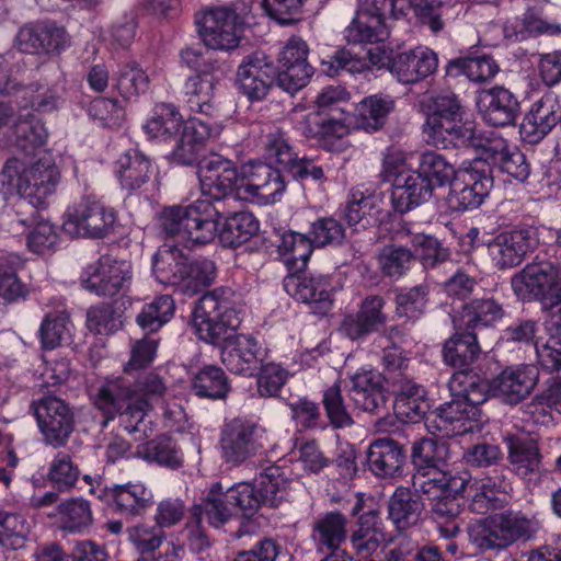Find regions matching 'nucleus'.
I'll use <instances>...</instances> for the list:
<instances>
[{"mask_svg": "<svg viewBox=\"0 0 561 561\" xmlns=\"http://www.w3.org/2000/svg\"><path fill=\"white\" fill-rule=\"evenodd\" d=\"M59 181L60 171L49 153H44L32 164L18 157L8 159L0 172V190L4 194L19 195L7 210L11 224L25 227L34 222L39 217L38 209L46 206Z\"/></svg>", "mask_w": 561, "mask_h": 561, "instance_id": "nucleus-1", "label": "nucleus"}, {"mask_svg": "<svg viewBox=\"0 0 561 561\" xmlns=\"http://www.w3.org/2000/svg\"><path fill=\"white\" fill-rule=\"evenodd\" d=\"M238 14L229 8L207 10L196 21L199 35L206 47H186L181 50V58L196 75L214 72L219 68L211 50H229L239 45L240 27Z\"/></svg>", "mask_w": 561, "mask_h": 561, "instance_id": "nucleus-2", "label": "nucleus"}, {"mask_svg": "<svg viewBox=\"0 0 561 561\" xmlns=\"http://www.w3.org/2000/svg\"><path fill=\"white\" fill-rule=\"evenodd\" d=\"M425 114L423 133L426 142L433 147H462L473 137L472 122L466 118L465 106L455 93L445 92L432 96Z\"/></svg>", "mask_w": 561, "mask_h": 561, "instance_id": "nucleus-3", "label": "nucleus"}, {"mask_svg": "<svg viewBox=\"0 0 561 561\" xmlns=\"http://www.w3.org/2000/svg\"><path fill=\"white\" fill-rule=\"evenodd\" d=\"M514 294L523 301L538 300L550 312L549 331L561 330V265L549 261L526 264L511 278Z\"/></svg>", "mask_w": 561, "mask_h": 561, "instance_id": "nucleus-4", "label": "nucleus"}, {"mask_svg": "<svg viewBox=\"0 0 561 561\" xmlns=\"http://www.w3.org/2000/svg\"><path fill=\"white\" fill-rule=\"evenodd\" d=\"M224 208L207 199H197L187 206L165 207L161 213L162 230L169 237L186 245H204L217 234V216L225 215Z\"/></svg>", "mask_w": 561, "mask_h": 561, "instance_id": "nucleus-5", "label": "nucleus"}, {"mask_svg": "<svg viewBox=\"0 0 561 561\" xmlns=\"http://www.w3.org/2000/svg\"><path fill=\"white\" fill-rule=\"evenodd\" d=\"M232 291L217 288L204 294L193 310V328L199 340L220 346L236 335L240 327V311L230 300Z\"/></svg>", "mask_w": 561, "mask_h": 561, "instance_id": "nucleus-6", "label": "nucleus"}, {"mask_svg": "<svg viewBox=\"0 0 561 561\" xmlns=\"http://www.w3.org/2000/svg\"><path fill=\"white\" fill-rule=\"evenodd\" d=\"M405 0H359L355 18L344 30L348 44H374L389 37V21L405 16Z\"/></svg>", "mask_w": 561, "mask_h": 561, "instance_id": "nucleus-7", "label": "nucleus"}, {"mask_svg": "<svg viewBox=\"0 0 561 561\" xmlns=\"http://www.w3.org/2000/svg\"><path fill=\"white\" fill-rule=\"evenodd\" d=\"M94 405L102 411L106 420L124 415L125 430L128 433L144 432V417L147 404L135 398L134 381L126 376L106 378L94 396Z\"/></svg>", "mask_w": 561, "mask_h": 561, "instance_id": "nucleus-8", "label": "nucleus"}, {"mask_svg": "<svg viewBox=\"0 0 561 561\" xmlns=\"http://www.w3.org/2000/svg\"><path fill=\"white\" fill-rule=\"evenodd\" d=\"M219 445L225 462L240 466L267 447V430L253 420L233 417L222 425Z\"/></svg>", "mask_w": 561, "mask_h": 561, "instance_id": "nucleus-9", "label": "nucleus"}, {"mask_svg": "<svg viewBox=\"0 0 561 561\" xmlns=\"http://www.w3.org/2000/svg\"><path fill=\"white\" fill-rule=\"evenodd\" d=\"M198 179L203 199L209 201L225 209L226 202L236 203L241 197L242 174L234 163L220 154L214 153L198 161Z\"/></svg>", "mask_w": 561, "mask_h": 561, "instance_id": "nucleus-10", "label": "nucleus"}, {"mask_svg": "<svg viewBox=\"0 0 561 561\" xmlns=\"http://www.w3.org/2000/svg\"><path fill=\"white\" fill-rule=\"evenodd\" d=\"M493 187L492 169L483 159H476L459 169L458 178L450 184L447 204L453 211H467L481 206Z\"/></svg>", "mask_w": 561, "mask_h": 561, "instance_id": "nucleus-11", "label": "nucleus"}, {"mask_svg": "<svg viewBox=\"0 0 561 561\" xmlns=\"http://www.w3.org/2000/svg\"><path fill=\"white\" fill-rule=\"evenodd\" d=\"M116 216L95 196L85 195L70 205L65 213L62 229L71 238H104L112 229Z\"/></svg>", "mask_w": 561, "mask_h": 561, "instance_id": "nucleus-12", "label": "nucleus"}, {"mask_svg": "<svg viewBox=\"0 0 561 561\" xmlns=\"http://www.w3.org/2000/svg\"><path fill=\"white\" fill-rule=\"evenodd\" d=\"M43 439L55 448L64 447L75 430V412L57 396H43L30 404Z\"/></svg>", "mask_w": 561, "mask_h": 561, "instance_id": "nucleus-13", "label": "nucleus"}, {"mask_svg": "<svg viewBox=\"0 0 561 561\" xmlns=\"http://www.w3.org/2000/svg\"><path fill=\"white\" fill-rule=\"evenodd\" d=\"M80 280L85 290L98 296L114 297L124 294L131 285V263L128 260L103 255L84 268Z\"/></svg>", "mask_w": 561, "mask_h": 561, "instance_id": "nucleus-14", "label": "nucleus"}, {"mask_svg": "<svg viewBox=\"0 0 561 561\" xmlns=\"http://www.w3.org/2000/svg\"><path fill=\"white\" fill-rule=\"evenodd\" d=\"M278 70L273 58L262 50L245 55L237 69L236 84L239 92L250 102L267 98L278 87Z\"/></svg>", "mask_w": 561, "mask_h": 561, "instance_id": "nucleus-15", "label": "nucleus"}, {"mask_svg": "<svg viewBox=\"0 0 561 561\" xmlns=\"http://www.w3.org/2000/svg\"><path fill=\"white\" fill-rule=\"evenodd\" d=\"M485 244L488 255L497 270L513 268L538 247L539 228L522 225L497 233Z\"/></svg>", "mask_w": 561, "mask_h": 561, "instance_id": "nucleus-16", "label": "nucleus"}, {"mask_svg": "<svg viewBox=\"0 0 561 561\" xmlns=\"http://www.w3.org/2000/svg\"><path fill=\"white\" fill-rule=\"evenodd\" d=\"M309 46L299 36H291L277 56L278 87L294 94L305 88L313 75L308 62Z\"/></svg>", "mask_w": 561, "mask_h": 561, "instance_id": "nucleus-17", "label": "nucleus"}, {"mask_svg": "<svg viewBox=\"0 0 561 561\" xmlns=\"http://www.w3.org/2000/svg\"><path fill=\"white\" fill-rule=\"evenodd\" d=\"M14 45L25 54H59L69 45V38L66 30L58 26L56 22L36 21L19 28Z\"/></svg>", "mask_w": 561, "mask_h": 561, "instance_id": "nucleus-18", "label": "nucleus"}, {"mask_svg": "<svg viewBox=\"0 0 561 561\" xmlns=\"http://www.w3.org/2000/svg\"><path fill=\"white\" fill-rule=\"evenodd\" d=\"M221 362L236 375L254 376L267 356V350L253 336L236 334L221 348Z\"/></svg>", "mask_w": 561, "mask_h": 561, "instance_id": "nucleus-19", "label": "nucleus"}, {"mask_svg": "<svg viewBox=\"0 0 561 561\" xmlns=\"http://www.w3.org/2000/svg\"><path fill=\"white\" fill-rule=\"evenodd\" d=\"M471 482V474L466 470H447L444 467L413 472L412 486L431 500L447 494H463Z\"/></svg>", "mask_w": 561, "mask_h": 561, "instance_id": "nucleus-20", "label": "nucleus"}, {"mask_svg": "<svg viewBox=\"0 0 561 561\" xmlns=\"http://www.w3.org/2000/svg\"><path fill=\"white\" fill-rule=\"evenodd\" d=\"M386 300L380 295H368L359 304L355 313H348L343 318L341 332L353 341L366 339L378 332L388 321L383 309Z\"/></svg>", "mask_w": 561, "mask_h": 561, "instance_id": "nucleus-21", "label": "nucleus"}, {"mask_svg": "<svg viewBox=\"0 0 561 561\" xmlns=\"http://www.w3.org/2000/svg\"><path fill=\"white\" fill-rule=\"evenodd\" d=\"M284 288L296 300L311 306L314 313L325 314L332 307L333 285L325 275H289L284 279Z\"/></svg>", "mask_w": 561, "mask_h": 561, "instance_id": "nucleus-22", "label": "nucleus"}, {"mask_svg": "<svg viewBox=\"0 0 561 561\" xmlns=\"http://www.w3.org/2000/svg\"><path fill=\"white\" fill-rule=\"evenodd\" d=\"M480 415L479 408L455 397L433 414L430 427L443 437L463 435L478 427Z\"/></svg>", "mask_w": 561, "mask_h": 561, "instance_id": "nucleus-23", "label": "nucleus"}, {"mask_svg": "<svg viewBox=\"0 0 561 561\" xmlns=\"http://www.w3.org/2000/svg\"><path fill=\"white\" fill-rule=\"evenodd\" d=\"M538 380V369L533 365L507 367L491 379V396L508 404L526 399Z\"/></svg>", "mask_w": 561, "mask_h": 561, "instance_id": "nucleus-24", "label": "nucleus"}, {"mask_svg": "<svg viewBox=\"0 0 561 561\" xmlns=\"http://www.w3.org/2000/svg\"><path fill=\"white\" fill-rule=\"evenodd\" d=\"M285 187V176L271 163H252L242 172L241 188L245 197H257L271 203L276 201Z\"/></svg>", "mask_w": 561, "mask_h": 561, "instance_id": "nucleus-25", "label": "nucleus"}, {"mask_svg": "<svg viewBox=\"0 0 561 561\" xmlns=\"http://www.w3.org/2000/svg\"><path fill=\"white\" fill-rule=\"evenodd\" d=\"M389 70L403 84L423 80L438 67L437 55L427 47H416L389 59Z\"/></svg>", "mask_w": 561, "mask_h": 561, "instance_id": "nucleus-26", "label": "nucleus"}, {"mask_svg": "<svg viewBox=\"0 0 561 561\" xmlns=\"http://www.w3.org/2000/svg\"><path fill=\"white\" fill-rule=\"evenodd\" d=\"M348 397L362 411L379 414L387 403L382 375L374 370L356 373L351 378Z\"/></svg>", "mask_w": 561, "mask_h": 561, "instance_id": "nucleus-27", "label": "nucleus"}, {"mask_svg": "<svg viewBox=\"0 0 561 561\" xmlns=\"http://www.w3.org/2000/svg\"><path fill=\"white\" fill-rule=\"evenodd\" d=\"M478 106L483 119L495 127L514 124L519 113L517 98L504 87L482 91Z\"/></svg>", "mask_w": 561, "mask_h": 561, "instance_id": "nucleus-28", "label": "nucleus"}, {"mask_svg": "<svg viewBox=\"0 0 561 561\" xmlns=\"http://www.w3.org/2000/svg\"><path fill=\"white\" fill-rule=\"evenodd\" d=\"M559 105L552 95H545L533 103L519 127L522 139L535 145L540 142L560 122Z\"/></svg>", "mask_w": 561, "mask_h": 561, "instance_id": "nucleus-29", "label": "nucleus"}, {"mask_svg": "<svg viewBox=\"0 0 561 561\" xmlns=\"http://www.w3.org/2000/svg\"><path fill=\"white\" fill-rule=\"evenodd\" d=\"M403 445L390 437L373 440L367 450V466L378 478H393L402 471L405 462Z\"/></svg>", "mask_w": 561, "mask_h": 561, "instance_id": "nucleus-30", "label": "nucleus"}, {"mask_svg": "<svg viewBox=\"0 0 561 561\" xmlns=\"http://www.w3.org/2000/svg\"><path fill=\"white\" fill-rule=\"evenodd\" d=\"M391 186V203L393 208L401 214L426 202L433 193L431 184L419 174L417 170L396 176L392 179Z\"/></svg>", "mask_w": 561, "mask_h": 561, "instance_id": "nucleus-31", "label": "nucleus"}, {"mask_svg": "<svg viewBox=\"0 0 561 561\" xmlns=\"http://www.w3.org/2000/svg\"><path fill=\"white\" fill-rule=\"evenodd\" d=\"M423 511L421 496L407 486H398L387 501L388 519L400 533L419 525Z\"/></svg>", "mask_w": 561, "mask_h": 561, "instance_id": "nucleus-32", "label": "nucleus"}, {"mask_svg": "<svg viewBox=\"0 0 561 561\" xmlns=\"http://www.w3.org/2000/svg\"><path fill=\"white\" fill-rule=\"evenodd\" d=\"M398 393L393 403L397 417L403 423H417L430 409L424 387L409 377L396 380Z\"/></svg>", "mask_w": 561, "mask_h": 561, "instance_id": "nucleus-33", "label": "nucleus"}, {"mask_svg": "<svg viewBox=\"0 0 561 561\" xmlns=\"http://www.w3.org/2000/svg\"><path fill=\"white\" fill-rule=\"evenodd\" d=\"M106 495L112 501L114 510L128 517L145 514L153 500L152 492L139 481L107 486Z\"/></svg>", "mask_w": 561, "mask_h": 561, "instance_id": "nucleus-34", "label": "nucleus"}, {"mask_svg": "<svg viewBox=\"0 0 561 561\" xmlns=\"http://www.w3.org/2000/svg\"><path fill=\"white\" fill-rule=\"evenodd\" d=\"M505 443L507 461L515 474L527 479L541 471L542 456L535 438L510 435L505 437Z\"/></svg>", "mask_w": 561, "mask_h": 561, "instance_id": "nucleus-35", "label": "nucleus"}, {"mask_svg": "<svg viewBox=\"0 0 561 561\" xmlns=\"http://www.w3.org/2000/svg\"><path fill=\"white\" fill-rule=\"evenodd\" d=\"M348 519L340 511H329L313 520L311 539L318 550L334 552L348 537Z\"/></svg>", "mask_w": 561, "mask_h": 561, "instance_id": "nucleus-36", "label": "nucleus"}, {"mask_svg": "<svg viewBox=\"0 0 561 561\" xmlns=\"http://www.w3.org/2000/svg\"><path fill=\"white\" fill-rule=\"evenodd\" d=\"M188 260L178 245L163 244L152 256V273L159 283L172 286L179 291Z\"/></svg>", "mask_w": 561, "mask_h": 561, "instance_id": "nucleus-37", "label": "nucleus"}, {"mask_svg": "<svg viewBox=\"0 0 561 561\" xmlns=\"http://www.w3.org/2000/svg\"><path fill=\"white\" fill-rule=\"evenodd\" d=\"M454 324L456 332L443 345V359L446 365L466 368L479 358L481 346L473 330L459 329L456 319Z\"/></svg>", "mask_w": 561, "mask_h": 561, "instance_id": "nucleus-38", "label": "nucleus"}, {"mask_svg": "<svg viewBox=\"0 0 561 561\" xmlns=\"http://www.w3.org/2000/svg\"><path fill=\"white\" fill-rule=\"evenodd\" d=\"M117 179L123 188L135 191L150 179L152 164L139 149L133 148L124 152L115 163Z\"/></svg>", "mask_w": 561, "mask_h": 561, "instance_id": "nucleus-39", "label": "nucleus"}, {"mask_svg": "<svg viewBox=\"0 0 561 561\" xmlns=\"http://www.w3.org/2000/svg\"><path fill=\"white\" fill-rule=\"evenodd\" d=\"M215 87L214 72L188 77L184 84V93L190 110L208 117L215 116L218 112L215 102Z\"/></svg>", "mask_w": 561, "mask_h": 561, "instance_id": "nucleus-40", "label": "nucleus"}, {"mask_svg": "<svg viewBox=\"0 0 561 561\" xmlns=\"http://www.w3.org/2000/svg\"><path fill=\"white\" fill-rule=\"evenodd\" d=\"M133 456L171 470H176L183 465V454L176 442L165 435L138 445Z\"/></svg>", "mask_w": 561, "mask_h": 561, "instance_id": "nucleus-41", "label": "nucleus"}, {"mask_svg": "<svg viewBox=\"0 0 561 561\" xmlns=\"http://www.w3.org/2000/svg\"><path fill=\"white\" fill-rule=\"evenodd\" d=\"M234 516L232 504L227 501L226 492H221V485L216 483L209 493L199 503L193 505L191 517L206 520L213 527H220Z\"/></svg>", "mask_w": 561, "mask_h": 561, "instance_id": "nucleus-42", "label": "nucleus"}, {"mask_svg": "<svg viewBox=\"0 0 561 561\" xmlns=\"http://www.w3.org/2000/svg\"><path fill=\"white\" fill-rule=\"evenodd\" d=\"M503 307L492 298L474 299L462 306L457 318L458 328L477 330L493 325L504 317Z\"/></svg>", "mask_w": 561, "mask_h": 561, "instance_id": "nucleus-43", "label": "nucleus"}, {"mask_svg": "<svg viewBox=\"0 0 561 561\" xmlns=\"http://www.w3.org/2000/svg\"><path fill=\"white\" fill-rule=\"evenodd\" d=\"M225 215L217 216L225 218V224L219 232V240L224 247L237 248L248 242L259 230V221L249 211H230L225 207Z\"/></svg>", "mask_w": 561, "mask_h": 561, "instance_id": "nucleus-44", "label": "nucleus"}, {"mask_svg": "<svg viewBox=\"0 0 561 561\" xmlns=\"http://www.w3.org/2000/svg\"><path fill=\"white\" fill-rule=\"evenodd\" d=\"M461 497L463 494H447L432 500L431 517L440 537L445 539H453L460 531Z\"/></svg>", "mask_w": 561, "mask_h": 561, "instance_id": "nucleus-45", "label": "nucleus"}, {"mask_svg": "<svg viewBox=\"0 0 561 561\" xmlns=\"http://www.w3.org/2000/svg\"><path fill=\"white\" fill-rule=\"evenodd\" d=\"M289 483L285 468L270 462L259 466L255 485L261 491V499L265 501L266 506L277 507L284 499Z\"/></svg>", "mask_w": 561, "mask_h": 561, "instance_id": "nucleus-46", "label": "nucleus"}, {"mask_svg": "<svg viewBox=\"0 0 561 561\" xmlns=\"http://www.w3.org/2000/svg\"><path fill=\"white\" fill-rule=\"evenodd\" d=\"M469 540L480 552H499L511 546L496 513L473 524Z\"/></svg>", "mask_w": 561, "mask_h": 561, "instance_id": "nucleus-47", "label": "nucleus"}, {"mask_svg": "<svg viewBox=\"0 0 561 561\" xmlns=\"http://www.w3.org/2000/svg\"><path fill=\"white\" fill-rule=\"evenodd\" d=\"M449 389L454 397L479 408L491 394V380L482 379L471 370L460 369L449 379Z\"/></svg>", "mask_w": 561, "mask_h": 561, "instance_id": "nucleus-48", "label": "nucleus"}, {"mask_svg": "<svg viewBox=\"0 0 561 561\" xmlns=\"http://www.w3.org/2000/svg\"><path fill=\"white\" fill-rule=\"evenodd\" d=\"M396 101L388 94H374L363 99L357 107L358 127L368 133L383 127L389 114L394 110Z\"/></svg>", "mask_w": 561, "mask_h": 561, "instance_id": "nucleus-49", "label": "nucleus"}, {"mask_svg": "<svg viewBox=\"0 0 561 561\" xmlns=\"http://www.w3.org/2000/svg\"><path fill=\"white\" fill-rule=\"evenodd\" d=\"M14 147L26 157L33 156L47 139L44 124L32 113L21 114L14 124Z\"/></svg>", "mask_w": 561, "mask_h": 561, "instance_id": "nucleus-50", "label": "nucleus"}, {"mask_svg": "<svg viewBox=\"0 0 561 561\" xmlns=\"http://www.w3.org/2000/svg\"><path fill=\"white\" fill-rule=\"evenodd\" d=\"M191 389L198 398L225 400L231 390V386L220 367L207 365L193 377Z\"/></svg>", "mask_w": 561, "mask_h": 561, "instance_id": "nucleus-51", "label": "nucleus"}, {"mask_svg": "<svg viewBox=\"0 0 561 561\" xmlns=\"http://www.w3.org/2000/svg\"><path fill=\"white\" fill-rule=\"evenodd\" d=\"M56 515L60 527L68 533H84L93 524L91 504L83 497H71L59 503Z\"/></svg>", "mask_w": 561, "mask_h": 561, "instance_id": "nucleus-52", "label": "nucleus"}, {"mask_svg": "<svg viewBox=\"0 0 561 561\" xmlns=\"http://www.w3.org/2000/svg\"><path fill=\"white\" fill-rule=\"evenodd\" d=\"M417 171L431 184L432 191L436 186L450 185L459 175V170H456L453 163L433 150L420 154Z\"/></svg>", "mask_w": 561, "mask_h": 561, "instance_id": "nucleus-53", "label": "nucleus"}, {"mask_svg": "<svg viewBox=\"0 0 561 561\" xmlns=\"http://www.w3.org/2000/svg\"><path fill=\"white\" fill-rule=\"evenodd\" d=\"M314 249L308 232H285L278 244V253L290 271L305 268Z\"/></svg>", "mask_w": 561, "mask_h": 561, "instance_id": "nucleus-54", "label": "nucleus"}, {"mask_svg": "<svg viewBox=\"0 0 561 561\" xmlns=\"http://www.w3.org/2000/svg\"><path fill=\"white\" fill-rule=\"evenodd\" d=\"M5 225L13 234H27V247L34 253H45L51 250L57 241L58 233L56 227L47 220L41 219V216L31 225L23 227L22 225L11 224V218L7 217Z\"/></svg>", "mask_w": 561, "mask_h": 561, "instance_id": "nucleus-55", "label": "nucleus"}, {"mask_svg": "<svg viewBox=\"0 0 561 561\" xmlns=\"http://www.w3.org/2000/svg\"><path fill=\"white\" fill-rule=\"evenodd\" d=\"M448 455V445L445 442L427 437L417 439L411 449L413 472L445 467Z\"/></svg>", "mask_w": 561, "mask_h": 561, "instance_id": "nucleus-56", "label": "nucleus"}, {"mask_svg": "<svg viewBox=\"0 0 561 561\" xmlns=\"http://www.w3.org/2000/svg\"><path fill=\"white\" fill-rule=\"evenodd\" d=\"M496 514L511 546L534 539L541 528L540 522L534 515L522 511L506 510Z\"/></svg>", "mask_w": 561, "mask_h": 561, "instance_id": "nucleus-57", "label": "nucleus"}, {"mask_svg": "<svg viewBox=\"0 0 561 561\" xmlns=\"http://www.w3.org/2000/svg\"><path fill=\"white\" fill-rule=\"evenodd\" d=\"M183 126V117L178 108L170 103L157 104L150 119L144 125L146 134L151 138L169 139L178 135Z\"/></svg>", "mask_w": 561, "mask_h": 561, "instance_id": "nucleus-58", "label": "nucleus"}, {"mask_svg": "<svg viewBox=\"0 0 561 561\" xmlns=\"http://www.w3.org/2000/svg\"><path fill=\"white\" fill-rule=\"evenodd\" d=\"M394 236L397 238L410 237L411 243L420 251L419 255L425 268H434L450 257L449 250L443 247L437 238L423 233L411 234L405 224L401 225Z\"/></svg>", "mask_w": 561, "mask_h": 561, "instance_id": "nucleus-59", "label": "nucleus"}, {"mask_svg": "<svg viewBox=\"0 0 561 561\" xmlns=\"http://www.w3.org/2000/svg\"><path fill=\"white\" fill-rule=\"evenodd\" d=\"M302 133L308 138H342L348 133L347 117L310 113L304 119Z\"/></svg>", "mask_w": 561, "mask_h": 561, "instance_id": "nucleus-60", "label": "nucleus"}, {"mask_svg": "<svg viewBox=\"0 0 561 561\" xmlns=\"http://www.w3.org/2000/svg\"><path fill=\"white\" fill-rule=\"evenodd\" d=\"M72 323L65 311L49 312L43 319L38 336L41 346L45 351H51L67 342L71 335Z\"/></svg>", "mask_w": 561, "mask_h": 561, "instance_id": "nucleus-61", "label": "nucleus"}, {"mask_svg": "<svg viewBox=\"0 0 561 561\" xmlns=\"http://www.w3.org/2000/svg\"><path fill=\"white\" fill-rule=\"evenodd\" d=\"M446 71L449 76L465 75L470 81L482 82L492 79L497 73L499 66L492 57L483 55L453 59Z\"/></svg>", "mask_w": 561, "mask_h": 561, "instance_id": "nucleus-62", "label": "nucleus"}, {"mask_svg": "<svg viewBox=\"0 0 561 561\" xmlns=\"http://www.w3.org/2000/svg\"><path fill=\"white\" fill-rule=\"evenodd\" d=\"M180 293L193 297L209 287L217 277L215 263L207 259L188 260Z\"/></svg>", "mask_w": 561, "mask_h": 561, "instance_id": "nucleus-63", "label": "nucleus"}, {"mask_svg": "<svg viewBox=\"0 0 561 561\" xmlns=\"http://www.w3.org/2000/svg\"><path fill=\"white\" fill-rule=\"evenodd\" d=\"M175 304L171 296L161 295L146 304L136 317L137 324L149 333L157 332L174 314Z\"/></svg>", "mask_w": 561, "mask_h": 561, "instance_id": "nucleus-64", "label": "nucleus"}]
</instances>
